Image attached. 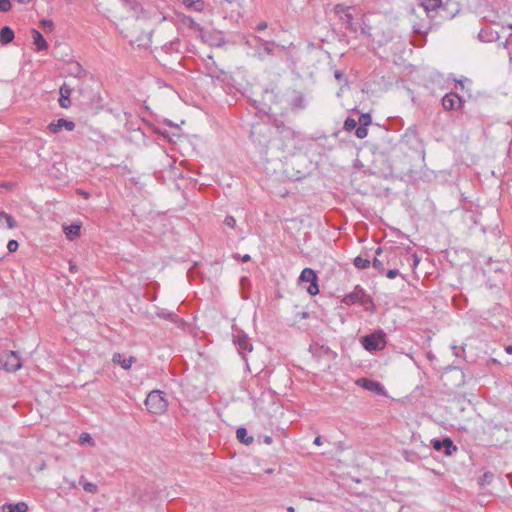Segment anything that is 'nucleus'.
Wrapping results in <instances>:
<instances>
[{"mask_svg":"<svg viewBox=\"0 0 512 512\" xmlns=\"http://www.w3.org/2000/svg\"><path fill=\"white\" fill-rule=\"evenodd\" d=\"M360 342L368 352L382 351L387 344L386 333L382 329H378L371 334L362 336Z\"/></svg>","mask_w":512,"mask_h":512,"instance_id":"1","label":"nucleus"},{"mask_svg":"<svg viewBox=\"0 0 512 512\" xmlns=\"http://www.w3.org/2000/svg\"><path fill=\"white\" fill-rule=\"evenodd\" d=\"M165 393L160 390L151 391L145 400L147 410L152 414H163L167 409Z\"/></svg>","mask_w":512,"mask_h":512,"instance_id":"2","label":"nucleus"},{"mask_svg":"<svg viewBox=\"0 0 512 512\" xmlns=\"http://www.w3.org/2000/svg\"><path fill=\"white\" fill-rule=\"evenodd\" d=\"M341 302L347 306L359 303L362 306H364L366 309L368 308L367 307L368 304L373 305L372 300L366 294L365 290L358 285L353 289L352 292L346 294L342 298Z\"/></svg>","mask_w":512,"mask_h":512,"instance_id":"3","label":"nucleus"},{"mask_svg":"<svg viewBox=\"0 0 512 512\" xmlns=\"http://www.w3.org/2000/svg\"><path fill=\"white\" fill-rule=\"evenodd\" d=\"M0 366L7 372H16L22 368V361L17 352H4L0 356Z\"/></svg>","mask_w":512,"mask_h":512,"instance_id":"4","label":"nucleus"},{"mask_svg":"<svg viewBox=\"0 0 512 512\" xmlns=\"http://www.w3.org/2000/svg\"><path fill=\"white\" fill-rule=\"evenodd\" d=\"M233 343L242 359L247 361V354L253 350V346L250 343L247 334H245L242 330H237L233 335Z\"/></svg>","mask_w":512,"mask_h":512,"instance_id":"5","label":"nucleus"},{"mask_svg":"<svg viewBox=\"0 0 512 512\" xmlns=\"http://www.w3.org/2000/svg\"><path fill=\"white\" fill-rule=\"evenodd\" d=\"M300 281L308 282L310 285L307 288V292L314 296L319 293L318 277L315 271L311 268H304L299 276Z\"/></svg>","mask_w":512,"mask_h":512,"instance_id":"6","label":"nucleus"},{"mask_svg":"<svg viewBox=\"0 0 512 512\" xmlns=\"http://www.w3.org/2000/svg\"><path fill=\"white\" fill-rule=\"evenodd\" d=\"M443 0H420L418 10H422L428 17L433 18L442 8Z\"/></svg>","mask_w":512,"mask_h":512,"instance_id":"7","label":"nucleus"},{"mask_svg":"<svg viewBox=\"0 0 512 512\" xmlns=\"http://www.w3.org/2000/svg\"><path fill=\"white\" fill-rule=\"evenodd\" d=\"M335 10L339 14V17L342 20V22L345 24L346 28L353 32H356L357 27L353 23V15L351 13V8L345 7L343 5H337L335 7Z\"/></svg>","mask_w":512,"mask_h":512,"instance_id":"8","label":"nucleus"},{"mask_svg":"<svg viewBox=\"0 0 512 512\" xmlns=\"http://www.w3.org/2000/svg\"><path fill=\"white\" fill-rule=\"evenodd\" d=\"M356 384L368 391H371V392L377 394V395L385 394L384 386L378 381L370 380L367 378H361V379L357 380Z\"/></svg>","mask_w":512,"mask_h":512,"instance_id":"9","label":"nucleus"},{"mask_svg":"<svg viewBox=\"0 0 512 512\" xmlns=\"http://www.w3.org/2000/svg\"><path fill=\"white\" fill-rule=\"evenodd\" d=\"M442 106L445 110H456L462 106V99L456 93H447L442 98Z\"/></svg>","mask_w":512,"mask_h":512,"instance_id":"10","label":"nucleus"},{"mask_svg":"<svg viewBox=\"0 0 512 512\" xmlns=\"http://www.w3.org/2000/svg\"><path fill=\"white\" fill-rule=\"evenodd\" d=\"M431 444L432 447L437 451L444 449V454L447 456L452 455V453L457 449L456 446L453 445V442L450 438H445L443 440L432 439Z\"/></svg>","mask_w":512,"mask_h":512,"instance_id":"11","label":"nucleus"},{"mask_svg":"<svg viewBox=\"0 0 512 512\" xmlns=\"http://www.w3.org/2000/svg\"><path fill=\"white\" fill-rule=\"evenodd\" d=\"M259 42V46L255 50L254 56L260 60H263L265 55H271L273 53V48L275 43L273 41H266L260 38H256Z\"/></svg>","mask_w":512,"mask_h":512,"instance_id":"12","label":"nucleus"},{"mask_svg":"<svg viewBox=\"0 0 512 512\" xmlns=\"http://www.w3.org/2000/svg\"><path fill=\"white\" fill-rule=\"evenodd\" d=\"M63 128L67 131H72L75 128V123L64 118H59L57 121L51 122L48 125L49 131L53 134L59 133Z\"/></svg>","mask_w":512,"mask_h":512,"instance_id":"13","label":"nucleus"},{"mask_svg":"<svg viewBox=\"0 0 512 512\" xmlns=\"http://www.w3.org/2000/svg\"><path fill=\"white\" fill-rule=\"evenodd\" d=\"M481 42L489 43L499 39V33L490 27L482 28L478 33Z\"/></svg>","mask_w":512,"mask_h":512,"instance_id":"14","label":"nucleus"},{"mask_svg":"<svg viewBox=\"0 0 512 512\" xmlns=\"http://www.w3.org/2000/svg\"><path fill=\"white\" fill-rule=\"evenodd\" d=\"M135 361V357L130 356L126 358L121 353H114L112 357V362L114 364L121 366L125 370L130 369L132 364L135 363Z\"/></svg>","mask_w":512,"mask_h":512,"instance_id":"15","label":"nucleus"},{"mask_svg":"<svg viewBox=\"0 0 512 512\" xmlns=\"http://www.w3.org/2000/svg\"><path fill=\"white\" fill-rule=\"evenodd\" d=\"M33 43L36 46L37 51H42L48 48V43L43 35L36 29L31 30Z\"/></svg>","mask_w":512,"mask_h":512,"instance_id":"16","label":"nucleus"},{"mask_svg":"<svg viewBox=\"0 0 512 512\" xmlns=\"http://www.w3.org/2000/svg\"><path fill=\"white\" fill-rule=\"evenodd\" d=\"M17 226L16 221L14 218L6 213V212H0V227H6L8 229H13Z\"/></svg>","mask_w":512,"mask_h":512,"instance_id":"17","label":"nucleus"},{"mask_svg":"<svg viewBox=\"0 0 512 512\" xmlns=\"http://www.w3.org/2000/svg\"><path fill=\"white\" fill-rule=\"evenodd\" d=\"M15 34L14 31L9 26H4L0 31V42L4 45L12 42Z\"/></svg>","mask_w":512,"mask_h":512,"instance_id":"18","label":"nucleus"},{"mask_svg":"<svg viewBox=\"0 0 512 512\" xmlns=\"http://www.w3.org/2000/svg\"><path fill=\"white\" fill-rule=\"evenodd\" d=\"M5 512H27L28 505L25 502H18L15 504H5L3 506Z\"/></svg>","mask_w":512,"mask_h":512,"instance_id":"19","label":"nucleus"},{"mask_svg":"<svg viewBox=\"0 0 512 512\" xmlns=\"http://www.w3.org/2000/svg\"><path fill=\"white\" fill-rule=\"evenodd\" d=\"M80 225L77 224H71L69 226L64 227V233L69 240H73L80 234Z\"/></svg>","mask_w":512,"mask_h":512,"instance_id":"20","label":"nucleus"},{"mask_svg":"<svg viewBox=\"0 0 512 512\" xmlns=\"http://www.w3.org/2000/svg\"><path fill=\"white\" fill-rule=\"evenodd\" d=\"M236 436L237 439L245 445H249L253 442V437L248 435V432L244 427L237 429Z\"/></svg>","mask_w":512,"mask_h":512,"instance_id":"21","label":"nucleus"},{"mask_svg":"<svg viewBox=\"0 0 512 512\" xmlns=\"http://www.w3.org/2000/svg\"><path fill=\"white\" fill-rule=\"evenodd\" d=\"M291 105L295 109H303L306 107L305 97L301 93H296L293 96Z\"/></svg>","mask_w":512,"mask_h":512,"instance_id":"22","label":"nucleus"},{"mask_svg":"<svg viewBox=\"0 0 512 512\" xmlns=\"http://www.w3.org/2000/svg\"><path fill=\"white\" fill-rule=\"evenodd\" d=\"M353 264L358 269H366L371 265V262L367 258H364L362 256H357L354 259Z\"/></svg>","mask_w":512,"mask_h":512,"instance_id":"23","label":"nucleus"},{"mask_svg":"<svg viewBox=\"0 0 512 512\" xmlns=\"http://www.w3.org/2000/svg\"><path fill=\"white\" fill-rule=\"evenodd\" d=\"M357 128V122L355 119L351 118V117H348L345 121H344V129L348 132L354 130Z\"/></svg>","mask_w":512,"mask_h":512,"instance_id":"24","label":"nucleus"},{"mask_svg":"<svg viewBox=\"0 0 512 512\" xmlns=\"http://www.w3.org/2000/svg\"><path fill=\"white\" fill-rule=\"evenodd\" d=\"M82 487L88 493H96L98 491L97 485L92 482H84Z\"/></svg>","mask_w":512,"mask_h":512,"instance_id":"25","label":"nucleus"},{"mask_svg":"<svg viewBox=\"0 0 512 512\" xmlns=\"http://www.w3.org/2000/svg\"><path fill=\"white\" fill-rule=\"evenodd\" d=\"M355 135L359 139L365 138L368 135V130H367L366 126L360 125L359 127H357L355 129Z\"/></svg>","mask_w":512,"mask_h":512,"instance_id":"26","label":"nucleus"},{"mask_svg":"<svg viewBox=\"0 0 512 512\" xmlns=\"http://www.w3.org/2000/svg\"><path fill=\"white\" fill-rule=\"evenodd\" d=\"M12 8L11 0H0V12H9Z\"/></svg>","mask_w":512,"mask_h":512,"instance_id":"27","label":"nucleus"},{"mask_svg":"<svg viewBox=\"0 0 512 512\" xmlns=\"http://www.w3.org/2000/svg\"><path fill=\"white\" fill-rule=\"evenodd\" d=\"M58 102L60 107L62 108H68L71 105V100L69 96L60 95Z\"/></svg>","mask_w":512,"mask_h":512,"instance_id":"28","label":"nucleus"},{"mask_svg":"<svg viewBox=\"0 0 512 512\" xmlns=\"http://www.w3.org/2000/svg\"><path fill=\"white\" fill-rule=\"evenodd\" d=\"M372 266L379 273H383L384 270H385L384 269V263L381 260H379L378 258H376V257L373 259Z\"/></svg>","mask_w":512,"mask_h":512,"instance_id":"29","label":"nucleus"},{"mask_svg":"<svg viewBox=\"0 0 512 512\" xmlns=\"http://www.w3.org/2000/svg\"><path fill=\"white\" fill-rule=\"evenodd\" d=\"M40 27L44 30L52 31L54 28V23L51 20L43 19L40 21Z\"/></svg>","mask_w":512,"mask_h":512,"instance_id":"30","label":"nucleus"},{"mask_svg":"<svg viewBox=\"0 0 512 512\" xmlns=\"http://www.w3.org/2000/svg\"><path fill=\"white\" fill-rule=\"evenodd\" d=\"M59 93L60 95H64V96H69L71 95L72 93V88L67 85L66 83L62 84L60 89H59Z\"/></svg>","mask_w":512,"mask_h":512,"instance_id":"31","label":"nucleus"},{"mask_svg":"<svg viewBox=\"0 0 512 512\" xmlns=\"http://www.w3.org/2000/svg\"><path fill=\"white\" fill-rule=\"evenodd\" d=\"M493 479V474L491 472H485L480 478L481 484H489Z\"/></svg>","mask_w":512,"mask_h":512,"instance_id":"32","label":"nucleus"},{"mask_svg":"<svg viewBox=\"0 0 512 512\" xmlns=\"http://www.w3.org/2000/svg\"><path fill=\"white\" fill-rule=\"evenodd\" d=\"M70 73L76 77L80 76L82 73V68L78 63L72 64Z\"/></svg>","mask_w":512,"mask_h":512,"instance_id":"33","label":"nucleus"},{"mask_svg":"<svg viewBox=\"0 0 512 512\" xmlns=\"http://www.w3.org/2000/svg\"><path fill=\"white\" fill-rule=\"evenodd\" d=\"M19 244L16 240H10L7 243V249L10 253L17 251Z\"/></svg>","mask_w":512,"mask_h":512,"instance_id":"34","label":"nucleus"},{"mask_svg":"<svg viewBox=\"0 0 512 512\" xmlns=\"http://www.w3.org/2000/svg\"><path fill=\"white\" fill-rule=\"evenodd\" d=\"M360 125L367 126L371 123V116L369 114L361 115L359 119Z\"/></svg>","mask_w":512,"mask_h":512,"instance_id":"35","label":"nucleus"},{"mask_svg":"<svg viewBox=\"0 0 512 512\" xmlns=\"http://www.w3.org/2000/svg\"><path fill=\"white\" fill-rule=\"evenodd\" d=\"M224 224L230 228H234L236 225V220L233 216H226V218L224 220Z\"/></svg>","mask_w":512,"mask_h":512,"instance_id":"36","label":"nucleus"},{"mask_svg":"<svg viewBox=\"0 0 512 512\" xmlns=\"http://www.w3.org/2000/svg\"><path fill=\"white\" fill-rule=\"evenodd\" d=\"M79 439H80L81 443H92L93 442V439H92L91 435L88 434V433H82L80 435Z\"/></svg>","mask_w":512,"mask_h":512,"instance_id":"37","label":"nucleus"},{"mask_svg":"<svg viewBox=\"0 0 512 512\" xmlns=\"http://www.w3.org/2000/svg\"><path fill=\"white\" fill-rule=\"evenodd\" d=\"M399 271L397 269H391V270H388L387 273H386V276L387 278L389 279H394L396 278L398 275H399Z\"/></svg>","mask_w":512,"mask_h":512,"instance_id":"38","label":"nucleus"},{"mask_svg":"<svg viewBox=\"0 0 512 512\" xmlns=\"http://www.w3.org/2000/svg\"><path fill=\"white\" fill-rule=\"evenodd\" d=\"M334 76H335V78H336L338 81H341V80H343V79H344V74H343V72H342V71H340V70H336V71L334 72Z\"/></svg>","mask_w":512,"mask_h":512,"instance_id":"39","label":"nucleus"},{"mask_svg":"<svg viewBox=\"0 0 512 512\" xmlns=\"http://www.w3.org/2000/svg\"><path fill=\"white\" fill-rule=\"evenodd\" d=\"M178 41H173V42H170L168 45H165L164 48L167 50V51H170V50H173L174 49V46L175 45H178Z\"/></svg>","mask_w":512,"mask_h":512,"instance_id":"40","label":"nucleus"},{"mask_svg":"<svg viewBox=\"0 0 512 512\" xmlns=\"http://www.w3.org/2000/svg\"><path fill=\"white\" fill-rule=\"evenodd\" d=\"M160 316L163 317V318L171 319L172 321H174L175 318H176V315L173 314V313H167V314L163 313Z\"/></svg>","mask_w":512,"mask_h":512,"instance_id":"41","label":"nucleus"},{"mask_svg":"<svg viewBox=\"0 0 512 512\" xmlns=\"http://www.w3.org/2000/svg\"><path fill=\"white\" fill-rule=\"evenodd\" d=\"M267 28V23L266 22H260L256 29L259 30V31H262V30H265Z\"/></svg>","mask_w":512,"mask_h":512,"instance_id":"42","label":"nucleus"},{"mask_svg":"<svg viewBox=\"0 0 512 512\" xmlns=\"http://www.w3.org/2000/svg\"><path fill=\"white\" fill-rule=\"evenodd\" d=\"M223 73V71H210L209 75L212 77V78H219V75Z\"/></svg>","mask_w":512,"mask_h":512,"instance_id":"43","label":"nucleus"},{"mask_svg":"<svg viewBox=\"0 0 512 512\" xmlns=\"http://www.w3.org/2000/svg\"><path fill=\"white\" fill-rule=\"evenodd\" d=\"M314 444L315 445H321L322 444V440H321V437L320 436H317L315 439H314Z\"/></svg>","mask_w":512,"mask_h":512,"instance_id":"44","label":"nucleus"},{"mask_svg":"<svg viewBox=\"0 0 512 512\" xmlns=\"http://www.w3.org/2000/svg\"><path fill=\"white\" fill-rule=\"evenodd\" d=\"M241 260H242L243 262H247V261H249V260H250V255H249V254H245L244 256H242V257H241Z\"/></svg>","mask_w":512,"mask_h":512,"instance_id":"45","label":"nucleus"},{"mask_svg":"<svg viewBox=\"0 0 512 512\" xmlns=\"http://www.w3.org/2000/svg\"><path fill=\"white\" fill-rule=\"evenodd\" d=\"M369 29H370V27L365 25L364 27H362L361 31H362L363 34H368Z\"/></svg>","mask_w":512,"mask_h":512,"instance_id":"46","label":"nucleus"},{"mask_svg":"<svg viewBox=\"0 0 512 512\" xmlns=\"http://www.w3.org/2000/svg\"><path fill=\"white\" fill-rule=\"evenodd\" d=\"M505 351H506V353H508V354H512V345H508V346H506V347H505Z\"/></svg>","mask_w":512,"mask_h":512,"instance_id":"47","label":"nucleus"},{"mask_svg":"<svg viewBox=\"0 0 512 512\" xmlns=\"http://www.w3.org/2000/svg\"><path fill=\"white\" fill-rule=\"evenodd\" d=\"M501 45L503 46V48L508 49V47H509V40L508 39L505 40L504 42H502Z\"/></svg>","mask_w":512,"mask_h":512,"instance_id":"48","label":"nucleus"},{"mask_svg":"<svg viewBox=\"0 0 512 512\" xmlns=\"http://www.w3.org/2000/svg\"><path fill=\"white\" fill-rule=\"evenodd\" d=\"M508 57H509V65L512 66V52L511 51L508 52Z\"/></svg>","mask_w":512,"mask_h":512,"instance_id":"49","label":"nucleus"},{"mask_svg":"<svg viewBox=\"0 0 512 512\" xmlns=\"http://www.w3.org/2000/svg\"><path fill=\"white\" fill-rule=\"evenodd\" d=\"M419 263V259L416 255H414V267H416Z\"/></svg>","mask_w":512,"mask_h":512,"instance_id":"50","label":"nucleus"},{"mask_svg":"<svg viewBox=\"0 0 512 512\" xmlns=\"http://www.w3.org/2000/svg\"><path fill=\"white\" fill-rule=\"evenodd\" d=\"M382 252V248L378 247L375 251V254L379 255Z\"/></svg>","mask_w":512,"mask_h":512,"instance_id":"51","label":"nucleus"},{"mask_svg":"<svg viewBox=\"0 0 512 512\" xmlns=\"http://www.w3.org/2000/svg\"><path fill=\"white\" fill-rule=\"evenodd\" d=\"M287 511H288V512H295V509H294V507H293V506H289V507L287 508Z\"/></svg>","mask_w":512,"mask_h":512,"instance_id":"52","label":"nucleus"},{"mask_svg":"<svg viewBox=\"0 0 512 512\" xmlns=\"http://www.w3.org/2000/svg\"><path fill=\"white\" fill-rule=\"evenodd\" d=\"M283 132H285V133H286V135H288V134H293V132H291L289 129H285V130H283Z\"/></svg>","mask_w":512,"mask_h":512,"instance_id":"53","label":"nucleus"}]
</instances>
